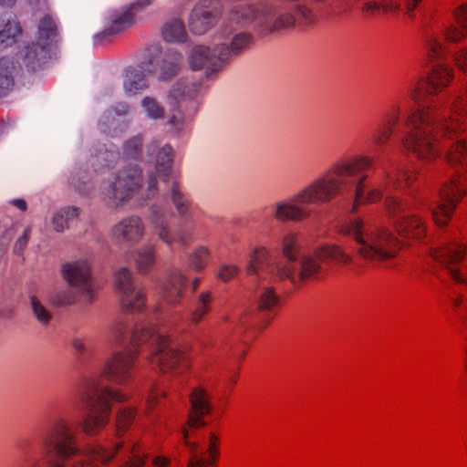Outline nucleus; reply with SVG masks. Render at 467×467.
<instances>
[{"mask_svg":"<svg viewBox=\"0 0 467 467\" xmlns=\"http://www.w3.org/2000/svg\"><path fill=\"white\" fill-rule=\"evenodd\" d=\"M130 398L121 389L103 386L98 379H87L84 389L79 392L80 401L90 410L83 420L84 433L88 436L98 435L109 422L112 402L123 403Z\"/></svg>","mask_w":467,"mask_h":467,"instance_id":"obj_6","label":"nucleus"},{"mask_svg":"<svg viewBox=\"0 0 467 467\" xmlns=\"http://www.w3.org/2000/svg\"><path fill=\"white\" fill-rule=\"evenodd\" d=\"M148 183H149V191H152V190L156 189L157 180L153 175L150 176Z\"/></svg>","mask_w":467,"mask_h":467,"instance_id":"obj_61","label":"nucleus"},{"mask_svg":"<svg viewBox=\"0 0 467 467\" xmlns=\"http://www.w3.org/2000/svg\"><path fill=\"white\" fill-rule=\"evenodd\" d=\"M221 12L203 5H197L192 11L189 26L192 33L202 35L210 30L218 21Z\"/></svg>","mask_w":467,"mask_h":467,"instance_id":"obj_22","label":"nucleus"},{"mask_svg":"<svg viewBox=\"0 0 467 467\" xmlns=\"http://www.w3.org/2000/svg\"><path fill=\"white\" fill-rule=\"evenodd\" d=\"M395 230L405 238L422 240L427 234L425 221L414 212L395 222Z\"/></svg>","mask_w":467,"mask_h":467,"instance_id":"obj_24","label":"nucleus"},{"mask_svg":"<svg viewBox=\"0 0 467 467\" xmlns=\"http://www.w3.org/2000/svg\"><path fill=\"white\" fill-rule=\"evenodd\" d=\"M195 430L182 429V434L185 446L190 451V459L188 467H208L214 464L220 455L219 445L220 438L213 432H210L208 439L207 452L209 458L205 459L199 451V443L192 441L191 438L193 436Z\"/></svg>","mask_w":467,"mask_h":467,"instance_id":"obj_15","label":"nucleus"},{"mask_svg":"<svg viewBox=\"0 0 467 467\" xmlns=\"http://www.w3.org/2000/svg\"><path fill=\"white\" fill-rule=\"evenodd\" d=\"M188 279L181 272H172L167 278L163 286L165 300L171 305H177L181 302L187 287Z\"/></svg>","mask_w":467,"mask_h":467,"instance_id":"obj_27","label":"nucleus"},{"mask_svg":"<svg viewBox=\"0 0 467 467\" xmlns=\"http://www.w3.org/2000/svg\"><path fill=\"white\" fill-rule=\"evenodd\" d=\"M127 332H128V327L124 323L119 322V323L116 324V326L114 327V333H115L116 340L118 342H121L125 338Z\"/></svg>","mask_w":467,"mask_h":467,"instance_id":"obj_56","label":"nucleus"},{"mask_svg":"<svg viewBox=\"0 0 467 467\" xmlns=\"http://www.w3.org/2000/svg\"><path fill=\"white\" fill-rule=\"evenodd\" d=\"M253 36L247 33H240L236 35L231 43V48H229L230 56L232 54L237 55L243 49L248 48L252 43Z\"/></svg>","mask_w":467,"mask_h":467,"instance_id":"obj_51","label":"nucleus"},{"mask_svg":"<svg viewBox=\"0 0 467 467\" xmlns=\"http://www.w3.org/2000/svg\"><path fill=\"white\" fill-rule=\"evenodd\" d=\"M190 404L187 426L183 429L197 430L205 426L204 417L213 411L211 394L202 386H196L191 391Z\"/></svg>","mask_w":467,"mask_h":467,"instance_id":"obj_16","label":"nucleus"},{"mask_svg":"<svg viewBox=\"0 0 467 467\" xmlns=\"http://www.w3.org/2000/svg\"><path fill=\"white\" fill-rule=\"evenodd\" d=\"M132 347L149 345L150 353L147 359L161 372L182 374L190 367L188 356L182 350L169 347V337L161 327L150 323L136 325L132 331Z\"/></svg>","mask_w":467,"mask_h":467,"instance_id":"obj_7","label":"nucleus"},{"mask_svg":"<svg viewBox=\"0 0 467 467\" xmlns=\"http://www.w3.org/2000/svg\"><path fill=\"white\" fill-rule=\"evenodd\" d=\"M422 0H403L402 10L404 14L412 18L415 16V11L420 7Z\"/></svg>","mask_w":467,"mask_h":467,"instance_id":"obj_55","label":"nucleus"},{"mask_svg":"<svg viewBox=\"0 0 467 467\" xmlns=\"http://www.w3.org/2000/svg\"><path fill=\"white\" fill-rule=\"evenodd\" d=\"M238 380V373L234 372L228 378V383L233 387Z\"/></svg>","mask_w":467,"mask_h":467,"instance_id":"obj_62","label":"nucleus"},{"mask_svg":"<svg viewBox=\"0 0 467 467\" xmlns=\"http://www.w3.org/2000/svg\"><path fill=\"white\" fill-rule=\"evenodd\" d=\"M153 464L157 467H168L170 465V459L163 456H158L154 458Z\"/></svg>","mask_w":467,"mask_h":467,"instance_id":"obj_58","label":"nucleus"},{"mask_svg":"<svg viewBox=\"0 0 467 467\" xmlns=\"http://www.w3.org/2000/svg\"><path fill=\"white\" fill-rule=\"evenodd\" d=\"M22 29L18 22L16 20H7L4 26L0 29V42L5 47L16 43L18 37L21 36Z\"/></svg>","mask_w":467,"mask_h":467,"instance_id":"obj_43","label":"nucleus"},{"mask_svg":"<svg viewBox=\"0 0 467 467\" xmlns=\"http://www.w3.org/2000/svg\"><path fill=\"white\" fill-rule=\"evenodd\" d=\"M374 166V158L365 154L338 160L296 194L265 207V211L279 222H302L312 214L309 205L328 203L354 185L351 211L355 213L361 204L379 202L385 192L411 187L417 179L414 170L393 161L389 168L370 177L368 172Z\"/></svg>","mask_w":467,"mask_h":467,"instance_id":"obj_2","label":"nucleus"},{"mask_svg":"<svg viewBox=\"0 0 467 467\" xmlns=\"http://www.w3.org/2000/svg\"><path fill=\"white\" fill-rule=\"evenodd\" d=\"M453 78L451 67L437 64L426 77L425 94L420 87L410 90L419 109L408 117L401 143L423 161L436 160L447 148V161L467 172V87L450 100L438 96Z\"/></svg>","mask_w":467,"mask_h":467,"instance_id":"obj_1","label":"nucleus"},{"mask_svg":"<svg viewBox=\"0 0 467 467\" xmlns=\"http://www.w3.org/2000/svg\"><path fill=\"white\" fill-rule=\"evenodd\" d=\"M79 214L78 208L68 206L57 212L52 218V224L57 232H63Z\"/></svg>","mask_w":467,"mask_h":467,"instance_id":"obj_42","label":"nucleus"},{"mask_svg":"<svg viewBox=\"0 0 467 467\" xmlns=\"http://www.w3.org/2000/svg\"><path fill=\"white\" fill-rule=\"evenodd\" d=\"M465 192L464 182L460 176L451 178L441 186L438 204L431 210L432 219L437 226L443 227L448 223Z\"/></svg>","mask_w":467,"mask_h":467,"instance_id":"obj_11","label":"nucleus"},{"mask_svg":"<svg viewBox=\"0 0 467 467\" xmlns=\"http://www.w3.org/2000/svg\"><path fill=\"white\" fill-rule=\"evenodd\" d=\"M200 282H201V278H199V277H196L193 279V281L192 283V288L193 291H195L197 289V287L200 285Z\"/></svg>","mask_w":467,"mask_h":467,"instance_id":"obj_63","label":"nucleus"},{"mask_svg":"<svg viewBox=\"0 0 467 467\" xmlns=\"http://www.w3.org/2000/svg\"><path fill=\"white\" fill-rule=\"evenodd\" d=\"M152 223L154 224V227L157 231V234L161 240L165 242L166 244L172 245V244H179V245H186L191 242V238L189 235H183V234H176L172 235L169 233L167 226L168 222L165 219L164 214L154 212L151 219Z\"/></svg>","mask_w":467,"mask_h":467,"instance_id":"obj_28","label":"nucleus"},{"mask_svg":"<svg viewBox=\"0 0 467 467\" xmlns=\"http://www.w3.org/2000/svg\"><path fill=\"white\" fill-rule=\"evenodd\" d=\"M156 263L155 248L145 246L137 251L135 265L140 274L149 273Z\"/></svg>","mask_w":467,"mask_h":467,"instance_id":"obj_41","label":"nucleus"},{"mask_svg":"<svg viewBox=\"0 0 467 467\" xmlns=\"http://www.w3.org/2000/svg\"><path fill=\"white\" fill-rule=\"evenodd\" d=\"M352 256L340 245L324 244L311 251L301 254L297 262H274L265 247L255 248L247 266L248 275H256L259 278L271 277L275 281L289 280L294 285L306 281L317 279L323 273V265L335 262L348 265Z\"/></svg>","mask_w":467,"mask_h":467,"instance_id":"obj_4","label":"nucleus"},{"mask_svg":"<svg viewBox=\"0 0 467 467\" xmlns=\"http://www.w3.org/2000/svg\"><path fill=\"white\" fill-rule=\"evenodd\" d=\"M233 19L241 24L255 23L263 33H275L296 25V18L292 12L275 16L273 6L262 10L254 5L241 6L234 11Z\"/></svg>","mask_w":467,"mask_h":467,"instance_id":"obj_8","label":"nucleus"},{"mask_svg":"<svg viewBox=\"0 0 467 467\" xmlns=\"http://www.w3.org/2000/svg\"><path fill=\"white\" fill-rule=\"evenodd\" d=\"M43 462L36 459L32 467H99L109 464L123 447L122 441L113 446L92 444L83 451L67 419L55 418L48 425L40 441Z\"/></svg>","mask_w":467,"mask_h":467,"instance_id":"obj_3","label":"nucleus"},{"mask_svg":"<svg viewBox=\"0 0 467 467\" xmlns=\"http://www.w3.org/2000/svg\"><path fill=\"white\" fill-rule=\"evenodd\" d=\"M20 70L21 67L12 58L0 57V98L6 96L14 89L16 78Z\"/></svg>","mask_w":467,"mask_h":467,"instance_id":"obj_26","label":"nucleus"},{"mask_svg":"<svg viewBox=\"0 0 467 467\" xmlns=\"http://www.w3.org/2000/svg\"><path fill=\"white\" fill-rule=\"evenodd\" d=\"M58 37L59 31L56 20L49 14H46L39 19L37 25V41L49 47L58 41Z\"/></svg>","mask_w":467,"mask_h":467,"instance_id":"obj_30","label":"nucleus"},{"mask_svg":"<svg viewBox=\"0 0 467 467\" xmlns=\"http://www.w3.org/2000/svg\"><path fill=\"white\" fill-rule=\"evenodd\" d=\"M62 276L72 287H77L83 294L91 297L93 286L91 282V269L87 261H76L65 264L62 266Z\"/></svg>","mask_w":467,"mask_h":467,"instance_id":"obj_19","label":"nucleus"},{"mask_svg":"<svg viewBox=\"0 0 467 467\" xmlns=\"http://www.w3.org/2000/svg\"><path fill=\"white\" fill-rule=\"evenodd\" d=\"M115 285L120 296V304L126 312L141 311L145 306L146 292L140 287L136 289L128 268L119 269L115 275Z\"/></svg>","mask_w":467,"mask_h":467,"instance_id":"obj_12","label":"nucleus"},{"mask_svg":"<svg viewBox=\"0 0 467 467\" xmlns=\"http://www.w3.org/2000/svg\"><path fill=\"white\" fill-rule=\"evenodd\" d=\"M11 204L17 207L19 210L25 212L27 208L26 202L23 199H15L11 201Z\"/></svg>","mask_w":467,"mask_h":467,"instance_id":"obj_59","label":"nucleus"},{"mask_svg":"<svg viewBox=\"0 0 467 467\" xmlns=\"http://www.w3.org/2000/svg\"><path fill=\"white\" fill-rule=\"evenodd\" d=\"M148 454L141 452L139 442H134L130 450L129 459L120 467H143Z\"/></svg>","mask_w":467,"mask_h":467,"instance_id":"obj_46","label":"nucleus"},{"mask_svg":"<svg viewBox=\"0 0 467 467\" xmlns=\"http://www.w3.org/2000/svg\"><path fill=\"white\" fill-rule=\"evenodd\" d=\"M424 52L430 61L441 59L447 53L446 47L441 43L437 34L431 32L426 35Z\"/></svg>","mask_w":467,"mask_h":467,"instance_id":"obj_38","label":"nucleus"},{"mask_svg":"<svg viewBox=\"0 0 467 467\" xmlns=\"http://www.w3.org/2000/svg\"><path fill=\"white\" fill-rule=\"evenodd\" d=\"M213 301V296L209 291H203L197 296L189 315L191 325L196 326L203 320L204 317L212 310Z\"/></svg>","mask_w":467,"mask_h":467,"instance_id":"obj_32","label":"nucleus"},{"mask_svg":"<svg viewBox=\"0 0 467 467\" xmlns=\"http://www.w3.org/2000/svg\"><path fill=\"white\" fill-rule=\"evenodd\" d=\"M111 232L119 243H137L144 234V224L140 217L130 216L116 223Z\"/></svg>","mask_w":467,"mask_h":467,"instance_id":"obj_21","label":"nucleus"},{"mask_svg":"<svg viewBox=\"0 0 467 467\" xmlns=\"http://www.w3.org/2000/svg\"><path fill=\"white\" fill-rule=\"evenodd\" d=\"M173 150L169 145L163 146L157 155L156 172L162 181H166L171 172Z\"/></svg>","mask_w":467,"mask_h":467,"instance_id":"obj_39","label":"nucleus"},{"mask_svg":"<svg viewBox=\"0 0 467 467\" xmlns=\"http://www.w3.org/2000/svg\"><path fill=\"white\" fill-rule=\"evenodd\" d=\"M152 64L153 61H150L149 64L141 67V68H130L126 71L123 87L127 95H137L149 88L146 73L150 74L156 72V69L150 68Z\"/></svg>","mask_w":467,"mask_h":467,"instance_id":"obj_25","label":"nucleus"},{"mask_svg":"<svg viewBox=\"0 0 467 467\" xmlns=\"http://www.w3.org/2000/svg\"><path fill=\"white\" fill-rule=\"evenodd\" d=\"M238 269L235 265H227L220 267L218 276L221 280L227 282L237 275Z\"/></svg>","mask_w":467,"mask_h":467,"instance_id":"obj_54","label":"nucleus"},{"mask_svg":"<svg viewBox=\"0 0 467 467\" xmlns=\"http://www.w3.org/2000/svg\"><path fill=\"white\" fill-rule=\"evenodd\" d=\"M337 233L353 241L355 251L367 261L383 262L392 259L400 250V240L389 228L369 227L359 217L339 223Z\"/></svg>","mask_w":467,"mask_h":467,"instance_id":"obj_5","label":"nucleus"},{"mask_svg":"<svg viewBox=\"0 0 467 467\" xmlns=\"http://www.w3.org/2000/svg\"><path fill=\"white\" fill-rule=\"evenodd\" d=\"M300 250L301 246L298 234L290 232L283 236L281 241V251L282 254L285 258V262H293L294 264L297 262V259L301 255ZM270 256L274 262H277V260L275 259L271 254ZM278 262L282 261L278 260Z\"/></svg>","mask_w":467,"mask_h":467,"instance_id":"obj_33","label":"nucleus"},{"mask_svg":"<svg viewBox=\"0 0 467 467\" xmlns=\"http://www.w3.org/2000/svg\"><path fill=\"white\" fill-rule=\"evenodd\" d=\"M182 62V56L174 51L167 52L161 61L159 78L166 80L177 75Z\"/></svg>","mask_w":467,"mask_h":467,"instance_id":"obj_36","label":"nucleus"},{"mask_svg":"<svg viewBox=\"0 0 467 467\" xmlns=\"http://www.w3.org/2000/svg\"><path fill=\"white\" fill-rule=\"evenodd\" d=\"M29 233L30 231L28 229L25 230L22 236L18 238L15 244V250L18 252H22L25 247L26 246L28 240H29Z\"/></svg>","mask_w":467,"mask_h":467,"instance_id":"obj_57","label":"nucleus"},{"mask_svg":"<svg viewBox=\"0 0 467 467\" xmlns=\"http://www.w3.org/2000/svg\"><path fill=\"white\" fill-rule=\"evenodd\" d=\"M139 355L140 350L136 348H126L113 352L105 360L100 371V377L119 386L128 385L134 379L133 368Z\"/></svg>","mask_w":467,"mask_h":467,"instance_id":"obj_10","label":"nucleus"},{"mask_svg":"<svg viewBox=\"0 0 467 467\" xmlns=\"http://www.w3.org/2000/svg\"><path fill=\"white\" fill-rule=\"evenodd\" d=\"M142 138L140 136L132 137L128 140L123 146L124 155L129 159H138L141 155Z\"/></svg>","mask_w":467,"mask_h":467,"instance_id":"obj_50","label":"nucleus"},{"mask_svg":"<svg viewBox=\"0 0 467 467\" xmlns=\"http://www.w3.org/2000/svg\"><path fill=\"white\" fill-rule=\"evenodd\" d=\"M30 302L33 313L36 319L43 325L48 324L52 318L51 312L47 309L36 296H31Z\"/></svg>","mask_w":467,"mask_h":467,"instance_id":"obj_48","label":"nucleus"},{"mask_svg":"<svg viewBox=\"0 0 467 467\" xmlns=\"http://www.w3.org/2000/svg\"><path fill=\"white\" fill-rule=\"evenodd\" d=\"M142 186V171L134 164L120 169L104 192L107 205L119 207L131 199Z\"/></svg>","mask_w":467,"mask_h":467,"instance_id":"obj_9","label":"nucleus"},{"mask_svg":"<svg viewBox=\"0 0 467 467\" xmlns=\"http://www.w3.org/2000/svg\"><path fill=\"white\" fill-rule=\"evenodd\" d=\"M463 303V296H458L455 300H454V306H462V304Z\"/></svg>","mask_w":467,"mask_h":467,"instance_id":"obj_64","label":"nucleus"},{"mask_svg":"<svg viewBox=\"0 0 467 467\" xmlns=\"http://www.w3.org/2000/svg\"><path fill=\"white\" fill-rule=\"evenodd\" d=\"M453 21L442 30L445 41L451 44L462 43L467 39V4L457 5L452 11Z\"/></svg>","mask_w":467,"mask_h":467,"instance_id":"obj_20","label":"nucleus"},{"mask_svg":"<svg viewBox=\"0 0 467 467\" xmlns=\"http://www.w3.org/2000/svg\"><path fill=\"white\" fill-rule=\"evenodd\" d=\"M141 105L150 119H158L164 117V108L152 97H145Z\"/></svg>","mask_w":467,"mask_h":467,"instance_id":"obj_47","label":"nucleus"},{"mask_svg":"<svg viewBox=\"0 0 467 467\" xmlns=\"http://www.w3.org/2000/svg\"><path fill=\"white\" fill-rule=\"evenodd\" d=\"M48 55V47L37 41L26 47L24 63L29 70H36Z\"/></svg>","mask_w":467,"mask_h":467,"instance_id":"obj_34","label":"nucleus"},{"mask_svg":"<svg viewBox=\"0 0 467 467\" xmlns=\"http://www.w3.org/2000/svg\"><path fill=\"white\" fill-rule=\"evenodd\" d=\"M292 13L296 18V24L299 26H308L317 21V15L308 4L298 2L294 6Z\"/></svg>","mask_w":467,"mask_h":467,"instance_id":"obj_44","label":"nucleus"},{"mask_svg":"<svg viewBox=\"0 0 467 467\" xmlns=\"http://www.w3.org/2000/svg\"><path fill=\"white\" fill-rule=\"evenodd\" d=\"M77 300L76 293L67 288L57 292L50 297V303L55 306H66L74 304Z\"/></svg>","mask_w":467,"mask_h":467,"instance_id":"obj_49","label":"nucleus"},{"mask_svg":"<svg viewBox=\"0 0 467 467\" xmlns=\"http://www.w3.org/2000/svg\"><path fill=\"white\" fill-rule=\"evenodd\" d=\"M171 197L172 203L181 217L188 218L193 214L194 206L191 200L181 191L177 178L173 179Z\"/></svg>","mask_w":467,"mask_h":467,"instance_id":"obj_31","label":"nucleus"},{"mask_svg":"<svg viewBox=\"0 0 467 467\" xmlns=\"http://www.w3.org/2000/svg\"><path fill=\"white\" fill-rule=\"evenodd\" d=\"M137 415V408L131 406H124L119 408L116 412V433L120 438L132 424Z\"/></svg>","mask_w":467,"mask_h":467,"instance_id":"obj_40","label":"nucleus"},{"mask_svg":"<svg viewBox=\"0 0 467 467\" xmlns=\"http://www.w3.org/2000/svg\"><path fill=\"white\" fill-rule=\"evenodd\" d=\"M423 201L414 192H410L404 196L388 194L384 201V209L389 219L395 222L403 216H408L409 213L418 212L422 205Z\"/></svg>","mask_w":467,"mask_h":467,"instance_id":"obj_18","label":"nucleus"},{"mask_svg":"<svg viewBox=\"0 0 467 467\" xmlns=\"http://www.w3.org/2000/svg\"><path fill=\"white\" fill-rule=\"evenodd\" d=\"M200 84L188 83L185 81L177 82L169 92V104L172 108V115L169 119V123L174 127H180L183 122V111L187 109V105L194 106V98L200 90Z\"/></svg>","mask_w":467,"mask_h":467,"instance_id":"obj_13","label":"nucleus"},{"mask_svg":"<svg viewBox=\"0 0 467 467\" xmlns=\"http://www.w3.org/2000/svg\"><path fill=\"white\" fill-rule=\"evenodd\" d=\"M230 58L229 47L226 45L218 46L211 54L208 47L203 46L195 47L192 50L190 64L192 69L199 70L207 67L209 70H217L223 62Z\"/></svg>","mask_w":467,"mask_h":467,"instance_id":"obj_17","label":"nucleus"},{"mask_svg":"<svg viewBox=\"0 0 467 467\" xmlns=\"http://www.w3.org/2000/svg\"><path fill=\"white\" fill-rule=\"evenodd\" d=\"M161 395L162 397L166 396V392L162 391L161 392L157 386L152 387V389L150 390L147 401H146V413H150L151 410L156 406L159 396Z\"/></svg>","mask_w":467,"mask_h":467,"instance_id":"obj_53","label":"nucleus"},{"mask_svg":"<svg viewBox=\"0 0 467 467\" xmlns=\"http://www.w3.org/2000/svg\"><path fill=\"white\" fill-rule=\"evenodd\" d=\"M72 346L78 352H82L85 349V345L81 339H74L72 341Z\"/></svg>","mask_w":467,"mask_h":467,"instance_id":"obj_60","label":"nucleus"},{"mask_svg":"<svg viewBox=\"0 0 467 467\" xmlns=\"http://www.w3.org/2000/svg\"><path fill=\"white\" fill-rule=\"evenodd\" d=\"M453 61L456 67L465 75H467V46H462L456 50L453 55Z\"/></svg>","mask_w":467,"mask_h":467,"instance_id":"obj_52","label":"nucleus"},{"mask_svg":"<svg viewBox=\"0 0 467 467\" xmlns=\"http://www.w3.org/2000/svg\"><path fill=\"white\" fill-rule=\"evenodd\" d=\"M150 0H140L136 4L113 10L109 16V23L105 29L96 36L97 40L102 41L109 36L118 35L134 26L140 6H146Z\"/></svg>","mask_w":467,"mask_h":467,"instance_id":"obj_14","label":"nucleus"},{"mask_svg":"<svg viewBox=\"0 0 467 467\" xmlns=\"http://www.w3.org/2000/svg\"><path fill=\"white\" fill-rule=\"evenodd\" d=\"M400 105H394L387 112L383 122L372 132L371 140L377 149L388 143L400 119Z\"/></svg>","mask_w":467,"mask_h":467,"instance_id":"obj_23","label":"nucleus"},{"mask_svg":"<svg viewBox=\"0 0 467 467\" xmlns=\"http://www.w3.org/2000/svg\"><path fill=\"white\" fill-rule=\"evenodd\" d=\"M210 252L207 247H198L189 257V266L194 271L202 270L208 264Z\"/></svg>","mask_w":467,"mask_h":467,"instance_id":"obj_45","label":"nucleus"},{"mask_svg":"<svg viewBox=\"0 0 467 467\" xmlns=\"http://www.w3.org/2000/svg\"><path fill=\"white\" fill-rule=\"evenodd\" d=\"M161 33L167 42H184L187 39L184 23L179 18L167 21L162 26Z\"/></svg>","mask_w":467,"mask_h":467,"instance_id":"obj_35","label":"nucleus"},{"mask_svg":"<svg viewBox=\"0 0 467 467\" xmlns=\"http://www.w3.org/2000/svg\"><path fill=\"white\" fill-rule=\"evenodd\" d=\"M279 296L274 287L265 286L261 289L258 296V309L260 311L275 315L279 308Z\"/></svg>","mask_w":467,"mask_h":467,"instance_id":"obj_37","label":"nucleus"},{"mask_svg":"<svg viewBox=\"0 0 467 467\" xmlns=\"http://www.w3.org/2000/svg\"><path fill=\"white\" fill-rule=\"evenodd\" d=\"M401 10V5L395 0L378 2L375 0L365 1L360 11L365 19H373L381 12L383 14L396 13Z\"/></svg>","mask_w":467,"mask_h":467,"instance_id":"obj_29","label":"nucleus"}]
</instances>
